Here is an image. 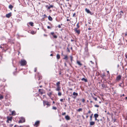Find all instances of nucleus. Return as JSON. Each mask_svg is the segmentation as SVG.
I'll return each instance as SVG.
<instances>
[{
	"label": "nucleus",
	"mask_w": 127,
	"mask_h": 127,
	"mask_svg": "<svg viewBox=\"0 0 127 127\" xmlns=\"http://www.w3.org/2000/svg\"><path fill=\"white\" fill-rule=\"evenodd\" d=\"M88 113H86V114H86V118H88V117H89V116L88 115Z\"/></svg>",
	"instance_id": "nucleus-40"
},
{
	"label": "nucleus",
	"mask_w": 127,
	"mask_h": 127,
	"mask_svg": "<svg viewBox=\"0 0 127 127\" xmlns=\"http://www.w3.org/2000/svg\"><path fill=\"white\" fill-rule=\"evenodd\" d=\"M98 115L97 114H95L94 115V117L95 118H97L98 116Z\"/></svg>",
	"instance_id": "nucleus-17"
},
{
	"label": "nucleus",
	"mask_w": 127,
	"mask_h": 127,
	"mask_svg": "<svg viewBox=\"0 0 127 127\" xmlns=\"http://www.w3.org/2000/svg\"><path fill=\"white\" fill-rule=\"evenodd\" d=\"M77 28H76L75 29V31L76 32L79 34L80 33V31L79 30H77Z\"/></svg>",
	"instance_id": "nucleus-11"
},
{
	"label": "nucleus",
	"mask_w": 127,
	"mask_h": 127,
	"mask_svg": "<svg viewBox=\"0 0 127 127\" xmlns=\"http://www.w3.org/2000/svg\"><path fill=\"white\" fill-rule=\"evenodd\" d=\"M14 113H15V112L14 111H13L11 112V114L13 115Z\"/></svg>",
	"instance_id": "nucleus-34"
},
{
	"label": "nucleus",
	"mask_w": 127,
	"mask_h": 127,
	"mask_svg": "<svg viewBox=\"0 0 127 127\" xmlns=\"http://www.w3.org/2000/svg\"><path fill=\"white\" fill-rule=\"evenodd\" d=\"M82 109L80 108H79V109H78L77 110V111L79 112H80V111H82Z\"/></svg>",
	"instance_id": "nucleus-29"
},
{
	"label": "nucleus",
	"mask_w": 127,
	"mask_h": 127,
	"mask_svg": "<svg viewBox=\"0 0 127 127\" xmlns=\"http://www.w3.org/2000/svg\"><path fill=\"white\" fill-rule=\"evenodd\" d=\"M51 34L53 36V37L54 38H57V35L54 34V32H51Z\"/></svg>",
	"instance_id": "nucleus-6"
},
{
	"label": "nucleus",
	"mask_w": 127,
	"mask_h": 127,
	"mask_svg": "<svg viewBox=\"0 0 127 127\" xmlns=\"http://www.w3.org/2000/svg\"><path fill=\"white\" fill-rule=\"evenodd\" d=\"M40 122L39 121H37L35 123L34 125L36 126H38Z\"/></svg>",
	"instance_id": "nucleus-7"
},
{
	"label": "nucleus",
	"mask_w": 127,
	"mask_h": 127,
	"mask_svg": "<svg viewBox=\"0 0 127 127\" xmlns=\"http://www.w3.org/2000/svg\"><path fill=\"white\" fill-rule=\"evenodd\" d=\"M8 121H9V120H7L6 121V122L7 123H9Z\"/></svg>",
	"instance_id": "nucleus-53"
},
{
	"label": "nucleus",
	"mask_w": 127,
	"mask_h": 127,
	"mask_svg": "<svg viewBox=\"0 0 127 127\" xmlns=\"http://www.w3.org/2000/svg\"><path fill=\"white\" fill-rule=\"evenodd\" d=\"M29 24L31 25L32 26H33V23L32 22H29Z\"/></svg>",
	"instance_id": "nucleus-23"
},
{
	"label": "nucleus",
	"mask_w": 127,
	"mask_h": 127,
	"mask_svg": "<svg viewBox=\"0 0 127 127\" xmlns=\"http://www.w3.org/2000/svg\"><path fill=\"white\" fill-rule=\"evenodd\" d=\"M63 99H60V101L61 102H62L63 101Z\"/></svg>",
	"instance_id": "nucleus-47"
},
{
	"label": "nucleus",
	"mask_w": 127,
	"mask_h": 127,
	"mask_svg": "<svg viewBox=\"0 0 127 127\" xmlns=\"http://www.w3.org/2000/svg\"><path fill=\"white\" fill-rule=\"evenodd\" d=\"M107 72L108 73H109V71H107Z\"/></svg>",
	"instance_id": "nucleus-64"
},
{
	"label": "nucleus",
	"mask_w": 127,
	"mask_h": 127,
	"mask_svg": "<svg viewBox=\"0 0 127 127\" xmlns=\"http://www.w3.org/2000/svg\"><path fill=\"white\" fill-rule=\"evenodd\" d=\"M62 95V93L61 92H59V93H58V95L59 96H60L61 95Z\"/></svg>",
	"instance_id": "nucleus-31"
},
{
	"label": "nucleus",
	"mask_w": 127,
	"mask_h": 127,
	"mask_svg": "<svg viewBox=\"0 0 127 127\" xmlns=\"http://www.w3.org/2000/svg\"><path fill=\"white\" fill-rule=\"evenodd\" d=\"M65 118L67 120H69L70 119V117L68 115L65 116Z\"/></svg>",
	"instance_id": "nucleus-10"
},
{
	"label": "nucleus",
	"mask_w": 127,
	"mask_h": 127,
	"mask_svg": "<svg viewBox=\"0 0 127 127\" xmlns=\"http://www.w3.org/2000/svg\"><path fill=\"white\" fill-rule=\"evenodd\" d=\"M53 5H51L48 7V9H50L51 8H53Z\"/></svg>",
	"instance_id": "nucleus-20"
},
{
	"label": "nucleus",
	"mask_w": 127,
	"mask_h": 127,
	"mask_svg": "<svg viewBox=\"0 0 127 127\" xmlns=\"http://www.w3.org/2000/svg\"><path fill=\"white\" fill-rule=\"evenodd\" d=\"M44 16L45 17H47V16H46V15L44 14Z\"/></svg>",
	"instance_id": "nucleus-50"
},
{
	"label": "nucleus",
	"mask_w": 127,
	"mask_h": 127,
	"mask_svg": "<svg viewBox=\"0 0 127 127\" xmlns=\"http://www.w3.org/2000/svg\"><path fill=\"white\" fill-rule=\"evenodd\" d=\"M58 27L59 28H61V26L60 25H58Z\"/></svg>",
	"instance_id": "nucleus-44"
},
{
	"label": "nucleus",
	"mask_w": 127,
	"mask_h": 127,
	"mask_svg": "<svg viewBox=\"0 0 127 127\" xmlns=\"http://www.w3.org/2000/svg\"><path fill=\"white\" fill-rule=\"evenodd\" d=\"M90 62H91L92 63H93V62L92 61H91Z\"/></svg>",
	"instance_id": "nucleus-61"
},
{
	"label": "nucleus",
	"mask_w": 127,
	"mask_h": 127,
	"mask_svg": "<svg viewBox=\"0 0 127 127\" xmlns=\"http://www.w3.org/2000/svg\"><path fill=\"white\" fill-rule=\"evenodd\" d=\"M31 33L32 34H34V31H32L31 32Z\"/></svg>",
	"instance_id": "nucleus-43"
},
{
	"label": "nucleus",
	"mask_w": 127,
	"mask_h": 127,
	"mask_svg": "<svg viewBox=\"0 0 127 127\" xmlns=\"http://www.w3.org/2000/svg\"><path fill=\"white\" fill-rule=\"evenodd\" d=\"M79 23H78L77 24V28H76L77 29H78L79 27Z\"/></svg>",
	"instance_id": "nucleus-30"
},
{
	"label": "nucleus",
	"mask_w": 127,
	"mask_h": 127,
	"mask_svg": "<svg viewBox=\"0 0 127 127\" xmlns=\"http://www.w3.org/2000/svg\"><path fill=\"white\" fill-rule=\"evenodd\" d=\"M38 91L40 93V94L41 95H42L43 94L44 92L43 90L41 89H39Z\"/></svg>",
	"instance_id": "nucleus-8"
},
{
	"label": "nucleus",
	"mask_w": 127,
	"mask_h": 127,
	"mask_svg": "<svg viewBox=\"0 0 127 127\" xmlns=\"http://www.w3.org/2000/svg\"><path fill=\"white\" fill-rule=\"evenodd\" d=\"M96 121H97V122H99V120H98L97 119V120Z\"/></svg>",
	"instance_id": "nucleus-57"
},
{
	"label": "nucleus",
	"mask_w": 127,
	"mask_h": 127,
	"mask_svg": "<svg viewBox=\"0 0 127 127\" xmlns=\"http://www.w3.org/2000/svg\"><path fill=\"white\" fill-rule=\"evenodd\" d=\"M71 41L73 42L74 41V40L73 39H71Z\"/></svg>",
	"instance_id": "nucleus-55"
},
{
	"label": "nucleus",
	"mask_w": 127,
	"mask_h": 127,
	"mask_svg": "<svg viewBox=\"0 0 127 127\" xmlns=\"http://www.w3.org/2000/svg\"><path fill=\"white\" fill-rule=\"evenodd\" d=\"M91 113V111L90 110H89L88 111V113H88H88Z\"/></svg>",
	"instance_id": "nucleus-45"
},
{
	"label": "nucleus",
	"mask_w": 127,
	"mask_h": 127,
	"mask_svg": "<svg viewBox=\"0 0 127 127\" xmlns=\"http://www.w3.org/2000/svg\"><path fill=\"white\" fill-rule=\"evenodd\" d=\"M95 124V122H90V126H92L94 125Z\"/></svg>",
	"instance_id": "nucleus-12"
},
{
	"label": "nucleus",
	"mask_w": 127,
	"mask_h": 127,
	"mask_svg": "<svg viewBox=\"0 0 127 127\" xmlns=\"http://www.w3.org/2000/svg\"><path fill=\"white\" fill-rule=\"evenodd\" d=\"M64 59L66 60H67L68 59V57L67 55H65L64 57Z\"/></svg>",
	"instance_id": "nucleus-24"
},
{
	"label": "nucleus",
	"mask_w": 127,
	"mask_h": 127,
	"mask_svg": "<svg viewBox=\"0 0 127 127\" xmlns=\"http://www.w3.org/2000/svg\"><path fill=\"white\" fill-rule=\"evenodd\" d=\"M47 28L48 29H51V27L50 26H47Z\"/></svg>",
	"instance_id": "nucleus-41"
},
{
	"label": "nucleus",
	"mask_w": 127,
	"mask_h": 127,
	"mask_svg": "<svg viewBox=\"0 0 127 127\" xmlns=\"http://www.w3.org/2000/svg\"><path fill=\"white\" fill-rule=\"evenodd\" d=\"M67 51H68V52H70V50L68 48H67Z\"/></svg>",
	"instance_id": "nucleus-37"
},
{
	"label": "nucleus",
	"mask_w": 127,
	"mask_h": 127,
	"mask_svg": "<svg viewBox=\"0 0 127 127\" xmlns=\"http://www.w3.org/2000/svg\"><path fill=\"white\" fill-rule=\"evenodd\" d=\"M3 98V97L2 96H0V100L2 99Z\"/></svg>",
	"instance_id": "nucleus-32"
},
{
	"label": "nucleus",
	"mask_w": 127,
	"mask_h": 127,
	"mask_svg": "<svg viewBox=\"0 0 127 127\" xmlns=\"http://www.w3.org/2000/svg\"><path fill=\"white\" fill-rule=\"evenodd\" d=\"M120 14L121 15H123V12L122 11H121L120 12Z\"/></svg>",
	"instance_id": "nucleus-28"
},
{
	"label": "nucleus",
	"mask_w": 127,
	"mask_h": 127,
	"mask_svg": "<svg viewBox=\"0 0 127 127\" xmlns=\"http://www.w3.org/2000/svg\"><path fill=\"white\" fill-rule=\"evenodd\" d=\"M82 101L83 102H85V100L84 99H82Z\"/></svg>",
	"instance_id": "nucleus-48"
},
{
	"label": "nucleus",
	"mask_w": 127,
	"mask_h": 127,
	"mask_svg": "<svg viewBox=\"0 0 127 127\" xmlns=\"http://www.w3.org/2000/svg\"><path fill=\"white\" fill-rule=\"evenodd\" d=\"M93 98L94 99H95V101L97 100V98H95V97H93Z\"/></svg>",
	"instance_id": "nucleus-38"
},
{
	"label": "nucleus",
	"mask_w": 127,
	"mask_h": 127,
	"mask_svg": "<svg viewBox=\"0 0 127 127\" xmlns=\"http://www.w3.org/2000/svg\"><path fill=\"white\" fill-rule=\"evenodd\" d=\"M82 81H84L85 82H87V79H85L84 78H83L81 80Z\"/></svg>",
	"instance_id": "nucleus-18"
},
{
	"label": "nucleus",
	"mask_w": 127,
	"mask_h": 127,
	"mask_svg": "<svg viewBox=\"0 0 127 127\" xmlns=\"http://www.w3.org/2000/svg\"><path fill=\"white\" fill-rule=\"evenodd\" d=\"M77 63L78 65H79L80 66L82 65V64L80 63V62H79L78 61H77Z\"/></svg>",
	"instance_id": "nucleus-16"
},
{
	"label": "nucleus",
	"mask_w": 127,
	"mask_h": 127,
	"mask_svg": "<svg viewBox=\"0 0 127 127\" xmlns=\"http://www.w3.org/2000/svg\"><path fill=\"white\" fill-rule=\"evenodd\" d=\"M36 70H37L36 68H35V69H34V71L35 72H36Z\"/></svg>",
	"instance_id": "nucleus-46"
},
{
	"label": "nucleus",
	"mask_w": 127,
	"mask_h": 127,
	"mask_svg": "<svg viewBox=\"0 0 127 127\" xmlns=\"http://www.w3.org/2000/svg\"><path fill=\"white\" fill-rule=\"evenodd\" d=\"M71 50H72V47H71Z\"/></svg>",
	"instance_id": "nucleus-63"
},
{
	"label": "nucleus",
	"mask_w": 127,
	"mask_h": 127,
	"mask_svg": "<svg viewBox=\"0 0 127 127\" xmlns=\"http://www.w3.org/2000/svg\"><path fill=\"white\" fill-rule=\"evenodd\" d=\"M75 13H74V14H73V17H74L75 16Z\"/></svg>",
	"instance_id": "nucleus-49"
},
{
	"label": "nucleus",
	"mask_w": 127,
	"mask_h": 127,
	"mask_svg": "<svg viewBox=\"0 0 127 127\" xmlns=\"http://www.w3.org/2000/svg\"><path fill=\"white\" fill-rule=\"evenodd\" d=\"M52 109H54V110H56V109H57V108L56 107H53V108H52Z\"/></svg>",
	"instance_id": "nucleus-36"
},
{
	"label": "nucleus",
	"mask_w": 127,
	"mask_h": 127,
	"mask_svg": "<svg viewBox=\"0 0 127 127\" xmlns=\"http://www.w3.org/2000/svg\"><path fill=\"white\" fill-rule=\"evenodd\" d=\"M121 78V76L120 75H119L117 76L116 78V80H120Z\"/></svg>",
	"instance_id": "nucleus-9"
},
{
	"label": "nucleus",
	"mask_w": 127,
	"mask_h": 127,
	"mask_svg": "<svg viewBox=\"0 0 127 127\" xmlns=\"http://www.w3.org/2000/svg\"><path fill=\"white\" fill-rule=\"evenodd\" d=\"M50 56H53V54H51L50 55Z\"/></svg>",
	"instance_id": "nucleus-60"
},
{
	"label": "nucleus",
	"mask_w": 127,
	"mask_h": 127,
	"mask_svg": "<svg viewBox=\"0 0 127 127\" xmlns=\"http://www.w3.org/2000/svg\"><path fill=\"white\" fill-rule=\"evenodd\" d=\"M57 88L56 89V90L57 91H59V90H60V87L59 86H57Z\"/></svg>",
	"instance_id": "nucleus-25"
},
{
	"label": "nucleus",
	"mask_w": 127,
	"mask_h": 127,
	"mask_svg": "<svg viewBox=\"0 0 127 127\" xmlns=\"http://www.w3.org/2000/svg\"><path fill=\"white\" fill-rule=\"evenodd\" d=\"M125 96V95L124 94H123L122 95H121V96Z\"/></svg>",
	"instance_id": "nucleus-52"
},
{
	"label": "nucleus",
	"mask_w": 127,
	"mask_h": 127,
	"mask_svg": "<svg viewBox=\"0 0 127 127\" xmlns=\"http://www.w3.org/2000/svg\"><path fill=\"white\" fill-rule=\"evenodd\" d=\"M125 99H127V97H125Z\"/></svg>",
	"instance_id": "nucleus-59"
},
{
	"label": "nucleus",
	"mask_w": 127,
	"mask_h": 127,
	"mask_svg": "<svg viewBox=\"0 0 127 127\" xmlns=\"http://www.w3.org/2000/svg\"><path fill=\"white\" fill-rule=\"evenodd\" d=\"M21 65L24 66L27 64L26 61L24 60H22L20 62Z\"/></svg>",
	"instance_id": "nucleus-1"
},
{
	"label": "nucleus",
	"mask_w": 127,
	"mask_h": 127,
	"mask_svg": "<svg viewBox=\"0 0 127 127\" xmlns=\"http://www.w3.org/2000/svg\"><path fill=\"white\" fill-rule=\"evenodd\" d=\"M57 59H59L60 58V56L59 54H57Z\"/></svg>",
	"instance_id": "nucleus-22"
},
{
	"label": "nucleus",
	"mask_w": 127,
	"mask_h": 127,
	"mask_svg": "<svg viewBox=\"0 0 127 127\" xmlns=\"http://www.w3.org/2000/svg\"><path fill=\"white\" fill-rule=\"evenodd\" d=\"M13 7V6L11 5H10L9 6V8L11 10L12 9V8Z\"/></svg>",
	"instance_id": "nucleus-21"
},
{
	"label": "nucleus",
	"mask_w": 127,
	"mask_h": 127,
	"mask_svg": "<svg viewBox=\"0 0 127 127\" xmlns=\"http://www.w3.org/2000/svg\"><path fill=\"white\" fill-rule=\"evenodd\" d=\"M125 57L127 58V55H126V54L125 55Z\"/></svg>",
	"instance_id": "nucleus-51"
},
{
	"label": "nucleus",
	"mask_w": 127,
	"mask_h": 127,
	"mask_svg": "<svg viewBox=\"0 0 127 127\" xmlns=\"http://www.w3.org/2000/svg\"><path fill=\"white\" fill-rule=\"evenodd\" d=\"M122 84V83H121V84H120L119 85V86H121V84Z\"/></svg>",
	"instance_id": "nucleus-56"
},
{
	"label": "nucleus",
	"mask_w": 127,
	"mask_h": 127,
	"mask_svg": "<svg viewBox=\"0 0 127 127\" xmlns=\"http://www.w3.org/2000/svg\"><path fill=\"white\" fill-rule=\"evenodd\" d=\"M70 57L71 61H72V60H73V57L72 56H70Z\"/></svg>",
	"instance_id": "nucleus-35"
},
{
	"label": "nucleus",
	"mask_w": 127,
	"mask_h": 127,
	"mask_svg": "<svg viewBox=\"0 0 127 127\" xmlns=\"http://www.w3.org/2000/svg\"><path fill=\"white\" fill-rule=\"evenodd\" d=\"M7 120L9 121H11L12 120V117H7Z\"/></svg>",
	"instance_id": "nucleus-15"
},
{
	"label": "nucleus",
	"mask_w": 127,
	"mask_h": 127,
	"mask_svg": "<svg viewBox=\"0 0 127 127\" xmlns=\"http://www.w3.org/2000/svg\"><path fill=\"white\" fill-rule=\"evenodd\" d=\"M52 92H51L50 93H47V95L50 97H51V95L52 94Z\"/></svg>",
	"instance_id": "nucleus-19"
},
{
	"label": "nucleus",
	"mask_w": 127,
	"mask_h": 127,
	"mask_svg": "<svg viewBox=\"0 0 127 127\" xmlns=\"http://www.w3.org/2000/svg\"><path fill=\"white\" fill-rule=\"evenodd\" d=\"M95 107H99V106L98 105H95Z\"/></svg>",
	"instance_id": "nucleus-39"
},
{
	"label": "nucleus",
	"mask_w": 127,
	"mask_h": 127,
	"mask_svg": "<svg viewBox=\"0 0 127 127\" xmlns=\"http://www.w3.org/2000/svg\"><path fill=\"white\" fill-rule=\"evenodd\" d=\"M43 104L44 106L45 105H47L48 106H50V104L49 103V102H48L47 101H43Z\"/></svg>",
	"instance_id": "nucleus-2"
},
{
	"label": "nucleus",
	"mask_w": 127,
	"mask_h": 127,
	"mask_svg": "<svg viewBox=\"0 0 127 127\" xmlns=\"http://www.w3.org/2000/svg\"><path fill=\"white\" fill-rule=\"evenodd\" d=\"M11 16V12L6 14V17L7 18H9Z\"/></svg>",
	"instance_id": "nucleus-5"
},
{
	"label": "nucleus",
	"mask_w": 127,
	"mask_h": 127,
	"mask_svg": "<svg viewBox=\"0 0 127 127\" xmlns=\"http://www.w3.org/2000/svg\"><path fill=\"white\" fill-rule=\"evenodd\" d=\"M102 86L103 87H105V85L104 84H102Z\"/></svg>",
	"instance_id": "nucleus-33"
},
{
	"label": "nucleus",
	"mask_w": 127,
	"mask_h": 127,
	"mask_svg": "<svg viewBox=\"0 0 127 127\" xmlns=\"http://www.w3.org/2000/svg\"><path fill=\"white\" fill-rule=\"evenodd\" d=\"M69 20L68 19H67V21H69Z\"/></svg>",
	"instance_id": "nucleus-58"
},
{
	"label": "nucleus",
	"mask_w": 127,
	"mask_h": 127,
	"mask_svg": "<svg viewBox=\"0 0 127 127\" xmlns=\"http://www.w3.org/2000/svg\"><path fill=\"white\" fill-rule=\"evenodd\" d=\"M95 121H96L97 120V118H95Z\"/></svg>",
	"instance_id": "nucleus-54"
},
{
	"label": "nucleus",
	"mask_w": 127,
	"mask_h": 127,
	"mask_svg": "<svg viewBox=\"0 0 127 127\" xmlns=\"http://www.w3.org/2000/svg\"><path fill=\"white\" fill-rule=\"evenodd\" d=\"M48 19L49 20H50V21H52L53 20L52 18L50 16H49L48 17Z\"/></svg>",
	"instance_id": "nucleus-14"
},
{
	"label": "nucleus",
	"mask_w": 127,
	"mask_h": 127,
	"mask_svg": "<svg viewBox=\"0 0 127 127\" xmlns=\"http://www.w3.org/2000/svg\"><path fill=\"white\" fill-rule=\"evenodd\" d=\"M25 121V120L24 118L23 117H22L21 118V120H20L19 121V123H22L23 122H24Z\"/></svg>",
	"instance_id": "nucleus-3"
},
{
	"label": "nucleus",
	"mask_w": 127,
	"mask_h": 127,
	"mask_svg": "<svg viewBox=\"0 0 127 127\" xmlns=\"http://www.w3.org/2000/svg\"><path fill=\"white\" fill-rule=\"evenodd\" d=\"M85 11L88 13H91V12L89 9H87V8H86L85 9Z\"/></svg>",
	"instance_id": "nucleus-13"
},
{
	"label": "nucleus",
	"mask_w": 127,
	"mask_h": 127,
	"mask_svg": "<svg viewBox=\"0 0 127 127\" xmlns=\"http://www.w3.org/2000/svg\"><path fill=\"white\" fill-rule=\"evenodd\" d=\"M66 114L65 112H64L62 114V115H64Z\"/></svg>",
	"instance_id": "nucleus-42"
},
{
	"label": "nucleus",
	"mask_w": 127,
	"mask_h": 127,
	"mask_svg": "<svg viewBox=\"0 0 127 127\" xmlns=\"http://www.w3.org/2000/svg\"><path fill=\"white\" fill-rule=\"evenodd\" d=\"M93 115V114H91V115L90 116V120L91 121H92V116Z\"/></svg>",
	"instance_id": "nucleus-26"
},
{
	"label": "nucleus",
	"mask_w": 127,
	"mask_h": 127,
	"mask_svg": "<svg viewBox=\"0 0 127 127\" xmlns=\"http://www.w3.org/2000/svg\"><path fill=\"white\" fill-rule=\"evenodd\" d=\"M60 84V83L59 82H58L56 83L57 86H59V85Z\"/></svg>",
	"instance_id": "nucleus-27"
},
{
	"label": "nucleus",
	"mask_w": 127,
	"mask_h": 127,
	"mask_svg": "<svg viewBox=\"0 0 127 127\" xmlns=\"http://www.w3.org/2000/svg\"><path fill=\"white\" fill-rule=\"evenodd\" d=\"M69 6L70 7H71V5H70V4H69Z\"/></svg>",
	"instance_id": "nucleus-62"
},
{
	"label": "nucleus",
	"mask_w": 127,
	"mask_h": 127,
	"mask_svg": "<svg viewBox=\"0 0 127 127\" xmlns=\"http://www.w3.org/2000/svg\"><path fill=\"white\" fill-rule=\"evenodd\" d=\"M73 96H72L73 98L74 99H75L76 97V96L78 95V94L77 93L74 92L73 93Z\"/></svg>",
	"instance_id": "nucleus-4"
}]
</instances>
